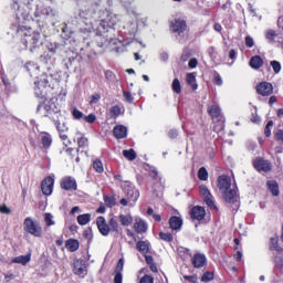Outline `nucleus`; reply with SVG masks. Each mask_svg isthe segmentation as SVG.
<instances>
[{
    "label": "nucleus",
    "mask_w": 283,
    "mask_h": 283,
    "mask_svg": "<svg viewBox=\"0 0 283 283\" xmlns=\"http://www.w3.org/2000/svg\"><path fill=\"white\" fill-rule=\"evenodd\" d=\"M96 11L94 8H84L80 10V19L84 21V32H94L96 36H102V42L98 43L99 48H103L104 43H107L111 28H114L120 21L116 13H108L105 19L94 20Z\"/></svg>",
    "instance_id": "f257e3e1"
},
{
    "label": "nucleus",
    "mask_w": 283,
    "mask_h": 283,
    "mask_svg": "<svg viewBox=\"0 0 283 283\" xmlns=\"http://www.w3.org/2000/svg\"><path fill=\"white\" fill-rule=\"evenodd\" d=\"M218 189L222 195V198L229 205H238V188L231 185V177L227 175L219 176L218 180Z\"/></svg>",
    "instance_id": "f03ea898"
},
{
    "label": "nucleus",
    "mask_w": 283,
    "mask_h": 283,
    "mask_svg": "<svg viewBox=\"0 0 283 283\" xmlns=\"http://www.w3.org/2000/svg\"><path fill=\"white\" fill-rule=\"evenodd\" d=\"M18 34L23 36V44L25 45L27 50H30V52H34L36 48H41V33L33 31L32 28L19 25Z\"/></svg>",
    "instance_id": "7ed1b4c3"
},
{
    "label": "nucleus",
    "mask_w": 283,
    "mask_h": 283,
    "mask_svg": "<svg viewBox=\"0 0 283 283\" xmlns=\"http://www.w3.org/2000/svg\"><path fill=\"white\" fill-rule=\"evenodd\" d=\"M36 113L41 116H48L52 120L61 118V108L56 105V99L54 98L40 104L36 108Z\"/></svg>",
    "instance_id": "20e7f679"
},
{
    "label": "nucleus",
    "mask_w": 283,
    "mask_h": 283,
    "mask_svg": "<svg viewBox=\"0 0 283 283\" xmlns=\"http://www.w3.org/2000/svg\"><path fill=\"white\" fill-rule=\"evenodd\" d=\"M11 11L15 14V19H18V23L21 21H27L28 17H30V12H28V6L32 3V0H10Z\"/></svg>",
    "instance_id": "39448f33"
},
{
    "label": "nucleus",
    "mask_w": 283,
    "mask_h": 283,
    "mask_svg": "<svg viewBox=\"0 0 283 283\" xmlns=\"http://www.w3.org/2000/svg\"><path fill=\"white\" fill-rule=\"evenodd\" d=\"M50 81L48 80V74H42L36 77L34 82V94L38 98L45 101L48 96V84Z\"/></svg>",
    "instance_id": "423d86ee"
},
{
    "label": "nucleus",
    "mask_w": 283,
    "mask_h": 283,
    "mask_svg": "<svg viewBox=\"0 0 283 283\" xmlns=\"http://www.w3.org/2000/svg\"><path fill=\"white\" fill-rule=\"evenodd\" d=\"M208 113L210 114L211 118L216 120L218 119V124L214 126V132L220 133L222 129H224V116H222V109L220 108V105L212 104L208 107Z\"/></svg>",
    "instance_id": "0eeeda50"
},
{
    "label": "nucleus",
    "mask_w": 283,
    "mask_h": 283,
    "mask_svg": "<svg viewBox=\"0 0 283 283\" xmlns=\"http://www.w3.org/2000/svg\"><path fill=\"white\" fill-rule=\"evenodd\" d=\"M23 229L27 233H30V235H33L34 238H41V235H43V228L39 222L34 221L32 217L24 219Z\"/></svg>",
    "instance_id": "6e6552de"
},
{
    "label": "nucleus",
    "mask_w": 283,
    "mask_h": 283,
    "mask_svg": "<svg viewBox=\"0 0 283 283\" xmlns=\"http://www.w3.org/2000/svg\"><path fill=\"white\" fill-rule=\"evenodd\" d=\"M199 193H200V196H202L206 205L210 209H214L216 211H218L216 201H213V195H211V191H209V188H207V186H205V185L199 186Z\"/></svg>",
    "instance_id": "1a4fd4ad"
},
{
    "label": "nucleus",
    "mask_w": 283,
    "mask_h": 283,
    "mask_svg": "<svg viewBox=\"0 0 283 283\" xmlns=\"http://www.w3.org/2000/svg\"><path fill=\"white\" fill-rule=\"evenodd\" d=\"M73 273L78 275V277H85L87 275V264L84 260H75L73 263Z\"/></svg>",
    "instance_id": "9d476101"
},
{
    "label": "nucleus",
    "mask_w": 283,
    "mask_h": 283,
    "mask_svg": "<svg viewBox=\"0 0 283 283\" xmlns=\"http://www.w3.org/2000/svg\"><path fill=\"white\" fill-rule=\"evenodd\" d=\"M41 189L44 196H52V191H54V178L46 177L41 184Z\"/></svg>",
    "instance_id": "9b49d317"
},
{
    "label": "nucleus",
    "mask_w": 283,
    "mask_h": 283,
    "mask_svg": "<svg viewBox=\"0 0 283 283\" xmlns=\"http://www.w3.org/2000/svg\"><path fill=\"white\" fill-rule=\"evenodd\" d=\"M253 167L256 171H263L264 174H266V171H271V163L263 158H256L253 161Z\"/></svg>",
    "instance_id": "f8f14e48"
},
{
    "label": "nucleus",
    "mask_w": 283,
    "mask_h": 283,
    "mask_svg": "<svg viewBox=\"0 0 283 283\" xmlns=\"http://www.w3.org/2000/svg\"><path fill=\"white\" fill-rule=\"evenodd\" d=\"M256 92L261 96H271V94H273V84H271L269 82H261L256 86Z\"/></svg>",
    "instance_id": "ddd939ff"
},
{
    "label": "nucleus",
    "mask_w": 283,
    "mask_h": 283,
    "mask_svg": "<svg viewBox=\"0 0 283 283\" xmlns=\"http://www.w3.org/2000/svg\"><path fill=\"white\" fill-rule=\"evenodd\" d=\"M61 187L65 191H76L77 189L76 179L74 177H64L61 181Z\"/></svg>",
    "instance_id": "4468645a"
},
{
    "label": "nucleus",
    "mask_w": 283,
    "mask_h": 283,
    "mask_svg": "<svg viewBox=\"0 0 283 283\" xmlns=\"http://www.w3.org/2000/svg\"><path fill=\"white\" fill-rule=\"evenodd\" d=\"M96 224L99 233L104 237L109 235V224H107V220H105V217H98L96 219Z\"/></svg>",
    "instance_id": "2eb2a0df"
},
{
    "label": "nucleus",
    "mask_w": 283,
    "mask_h": 283,
    "mask_svg": "<svg viewBox=\"0 0 283 283\" xmlns=\"http://www.w3.org/2000/svg\"><path fill=\"white\" fill-rule=\"evenodd\" d=\"M182 224H184L182 218L176 217V216L170 217L169 227L172 233H178V231H181Z\"/></svg>",
    "instance_id": "dca6fc26"
},
{
    "label": "nucleus",
    "mask_w": 283,
    "mask_h": 283,
    "mask_svg": "<svg viewBox=\"0 0 283 283\" xmlns=\"http://www.w3.org/2000/svg\"><path fill=\"white\" fill-rule=\"evenodd\" d=\"M192 266H195V269H202V266H205L207 264V256L202 253H196L192 256Z\"/></svg>",
    "instance_id": "f3484780"
},
{
    "label": "nucleus",
    "mask_w": 283,
    "mask_h": 283,
    "mask_svg": "<svg viewBox=\"0 0 283 283\" xmlns=\"http://www.w3.org/2000/svg\"><path fill=\"white\" fill-rule=\"evenodd\" d=\"M190 216L192 218V220H205V217L207 216V211L200 207V206H195L191 209Z\"/></svg>",
    "instance_id": "a211bd4d"
},
{
    "label": "nucleus",
    "mask_w": 283,
    "mask_h": 283,
    "mask_svg": "<svg viewBox=\"0 0 283 283\" xmlns=\"http://www.w3.org/2000/svg\"><path fill=\"white\" fill-rule=\"evenodd\" d=\"M171 30L177 34H182V32L187 30V22H185V20L181 19H176L171 22Z\"/></svg>",
    "instance_id": "6ab92c4d"
},
{
    "label": "nucleus",
    "mask_w": 283,
    "mask_h": 283,
    "mask_svg": "<svg viewBox=\"0 0 283 283\" xmlns=\"http://www.w3.org/2000/svg\"><path fill=\"white\" fill-rule=\"evenodd\" d=\"M125 266V261L119 259L115 270L114 283H123V269Z\"/></svg>",
    "instance_id": "aec40b11"
},
{
    "label": "nucleus",
    "mask_w": 283,
    "mask_h": 283,
    "mask_svg": "<svg viewBox=\"0 0 283 283\" xmlns=\"http://www.w3.org/2000/svg\"><path fill=\"white\" fill-rule=\"evenodd\" d=\"M39 139L43 149H50V147H52V135L49 133H40Z\"/></svg>",
    "instance_id": "412c9836"
},
{
    "label": "nucleus",
    "mask_w": 283,
    "mask_h": 283,
    "mask_svg": "<svg viewBox=\"0 0 283 283\" xmlns=\"http://www.w3.org/2000/svg\"><path fill=\"white\" fill-rule=\"evenodd\" d=\"M125 193L128 198V200H130V202H136V200H138V198H140V192H138V189L128 186L127 188H125Z\"/></svg>",
    "instance_id": "4be33fe9"
},
{
    "label": "nucleus",
    "mask_w": 283,
    "mask_h": 283,
    "mask_svg": "<svg viewBox=\"0 0 283 283\" xmlns=\"http://www.w3.org/2000/svg\"><path fill=\"white\" fill-rule=\"evenodd\" d=\"M134 229L136 233H146L147 232V222L142 218H136L134 223Z\"/></svg>",
    "instance_id": "5701e85b"
},
{
    "label": "nucleus",
    "mask_w": 283,
    "mask_h": 283,
    "mask_svg": "<svg viewBox=\"0 0 283 283\" xmlns=\"http://www.w3.org/2000/svg\"><path fill=\"white\" fill-rule=\"evenodd\" d=\"M113 134L115 138L120 139V138H126L127 137V127L124 125H117L113 129Z\"/></svg>",
    "instance_id": "b1692460"
},
{
    "label": "nucleus",
    "mask_w": 283,
    "mask_h": 283,
    "mask_svg": "<svg viewBox=\"0 0 283 283\" xmlns=\"http://www.w3.org/2000/svg\"><path fill=\"white\" fill-rule=\"evenodd\" d=\"M249 65L252 70H260L264 65V60L260 55H254L250 59Z\"/></svg>",
    "instance_id": "393cba45"
},
{
    "label": "nucleus",
    "mask_w": 283,
    "mask_h": 283,
    "mask_svg": "<svg viewBox=\"0 0 283 283\" xmlns=\"http://www.w3.org/2000/svg\"><path fill=\"white\" fill-rule=\"evenodd\" d=\"M136 32H138V24H130V29L128 31V36H125V45H129V43H132V41H134L135 36H136Z\"/></svg>",
    "instance_id": "a878e982"
},
{
    "label": "nucleus",
    "mask_w": 283,
    "mask_h": 283,
    "mask_svg": "<svg viewBox=\"0 0 283 283\" xmlns=\"http://www.w3.org/2000/svg\"><path fill=\"white\" fill-rule=\"evenodd\" d=\"M30 260H32V254H25V255H20V256H15L12 259V264H22V266H25V264H28L30 262Z\"/></svg>",
    "instance_id": "bb28decb"
},
{
    "label": "nucleus",
    "mask_w": 283,
    "mask_h": 283,
    "mask_svg": "<svg viewBox=\"0 0 283 283\" xmlns=\"http://www.w3.org/2000/svg\"><path fill=\"white\" fill-rule=\"evenodd\" d=\"M38 12H40L44 17H48L49 19H54V17H56V10L50 7L38 8Z\"/></svg>",
    "instance_id": "cd10ccee"
},
{
    "label": "nucleus",
    "mask_w": 283,
    "mask_h": 283,
    "mask_svg": "<svg viewBox=\"0 0 283 283\" xmlns=\"http://www.w3.org/2000/svg\"><path fill=\"white\" fill-rule=\"evenodd\" d=\"M269 191H271L272 196H280V185L275 180H269L266 182Z\"/></svg>",
    "instance_id": "c85d7f7f"
},
{
    "label": "nucleus",
    "mask_w": 283,
    "mask_h": 283,
    "mask_svg": "<svg viewBox=\"0 0 283 283\" xmlns=\"http://www.w3.org/2000/svg\"><path fill=\"white\" fill-rule=\"evenodd\" d=\"M118 220L122 227H129L134 222V217L132 214H119Z\"/></svg>",
    "instance_id": "c756f323"
},
{
    "label": "nucleus",
    "mask_w": 283,
    "mask_h": 283,
    "mask_svg": "<svg viewBox=\"0 0 283 283\" xmlns=\"http://www.w3.org/2000/svg\"><path fill=\"white\" fill-rule=\"evenodd\" d=\"M186 82L190 85L191 90H198V83L196 82V73H188L186 76Z\"/></svg>",
    "instance_id": "7c9ffc66"
},
{
    "label": "nucleus",
    "mask_w": 283,
    "mask_h": 283,
    "mask_svg": "<svg viewBox=\"0 0 283 283\" xmlns=\"http://www.w3.org/2000/svg\"><path fill=\"white\" fill-rule=\"evenodd\" d=\"M65 247L71 253H74V251H78V240L76 239H69L65 242Z\"/></svg>",
    "instance_id": "2f4dec72"
},
{
    "label": "nucleus",
    "mask_w": 283,
    "mask_h": 283,
    "mask_svg": "<svg viewBox=\"0 0 283 283\" xmlns=\"http://www.w3.org/2000/svg\"><path fill=\"white\" fill-rule=\"evenodd\" d=\"M91 220H92L91 213H84L77 217V222L78 224H81V227H85V224H90Z\"/></svg>",
    "instance_id": "473e14b6"
},
{
    "label": "nucleus",
    "mask_w": 283,
    "mask_h": 283,
    "mask_svg": "<svg viewBox=\"0 0 283 283\" xmlns=\"http://www.w3.org/2000/svg\"><path fill=\"white\" fill-rule=\"evenodd\" d=\"M136 247L140 253H149V241H138Z\"/></svg>",
    "instance_id": "72a5a7b5"
},
{
    "label": "nucleus",
    "mask_w": 283,
    "mask_h": 283,
    "mask_svg": "<svg viewBox=\"0 0 283 283\" xmlns=\"http://www.w3.org/2000/svg\"><path fill=\"white\" fill-rule=\"evenodd\" d=\"M108 228H109V231H112L113 233H118L119 224L116 218L112 217L108 220Z\"/></svg>",
    "instance_id": "f704fd0d"
},
{
    "label": "nucleus",
    "mask_w": 283,
    "mask_h": 283,
    "mask_svg": "<svg viewBox=\"0 0 283 283\" xmlns=\"http://www.w3.org/2000/svg\"><path fill=\"white\" fill-rule=\"evenodd\" d=\"M44 222L46 227H54L56 224V221H54V214L50 212L44 213Z\"/></svg>",
    "instance_id": "c9c22d12"
},
{
    "label": "nucleus",
    "mask_w": 283,
    "mask_h": 283,
    "mask_svg": "<svg viewBox=\"0 0 283 283\" xmlns=\"http://www.w3.org/2000/svg\"><path fill=\"white\" fill-rule=\"evenodd\" d=\"M93 169H95L97 174H103L105 171V168L103 167V161H101V159H95L93 161Z\"/></svg>",
    "instance_id": "e433bc0d"
},
{
    "label": "nucleus",
    "mask_w": 283,
    "mask_h": 283,
    "mask_svg": "<svg viewBox=\"0 0 283 283\" xmlns=\"http://www.w3.org/2000/svg\"><path fill=\"white\" fill-rule=\"evenodd\" d=\"M55 123V127L57 129L59 133H66L67 132V125H65V123L61 124V119L56 118L54 119Z\"/></svg>",
    "instance_id": "4c0bfd02"
},
{
    "label": "nucleus",
    "mask_w": 283,
    "mask_h": 283,
    "mask_svg": "<svg viewBox=\"0 0 283 283\" xmlns=\"http://www.w3.org/2000/svg\"><path fill=\"white\" fill-rule=\"evenodd\" d=\"M27 70L31 73V76L32 74H39V65L33 62L27 63Z\"/></svg>",
    "instance_id": "58836bf2"
},
{
    "label": "nucleus",
    "mask_w": 283,
    "mask_h": 283,
    "mask_svg": "<svg viewBox=\"0 0 283 283\" xmlns=\"http://www.w3.org/2000/svg\"><path fill=\"white\" fill-rule=\"evenodd\" d=\"M123 156L127 160H136V151L134 149L124 150Z\"/></svg>",
    "instance_id": "ea45409f"
},
{
    "label": "nucleus",
    "mask_w": 283,
    "mask_h": 283,
    "mask_svg": "<svg viewBox=\"0 0 283 283\" xmlns=\"http://www.w3.org/2000/svg\"><path fill=\"white\" fill-rule=\"evenodd\" d=\"M109 114L112 116V118H118V116H120L122 114V109L120 106L115 105L111 108Z\"/></svg>",
    "instance_id": "a19ab883"
},
{
    "label": "nucleus",
    "mask_w": 283,
    "mask_h": 283,
    "mask_svg": "<svg viewBox=\"0 0 283 283\" xmlns=\"http://www.w3.org/2000/svg\"><path fill=\"white\" fill-rule=\"evenodd\" d=\"M198 178H199V180H209V172L207 171V168L201 167L199 169Z\"/></svg>",
    "instance_id": "79ce46f5"
},
{
    "label": "nucleus",
    "mask_w": 283,
    "mask_h": 283,
    "mask_svg": "<svg viewBox=\"0 0 283 283\" xmlns=\"http://www.w3.org/2000/svg\"><path fill=\"white\" fill-rule=\"evenodd\" d=\"M159 238L164 240V242H174V234L169 232H160Z\"/></svg>",
    "instance_id": "37998d69"
},
{
    "label": "nucleus",
    "mask_w": 283,
    "mask_h": 283,
    "mask_svg": "<svg viewBox=\"0 0 283 283\" xmlns=\"http://www.w3.org/2000/svg\"><path fill=\"white\" fill-rule=\"evenodd\" d=\"M172 91L175 92V94H180V92H182V86L180 85V80L175 78L172 81Z\"/></svg>",
    "instance_id": "c03bdc74"
},
{
    "label": "nucleus",
    "mask_w": 283,
    "mask_h": 283,
    "mask_svg": "<svg viewBox=\"0 0 283 283\" xmlns=\"http://www.w3.org/2000/svg\"><path fill=\"white\" fill-rule=\"evenodd\" d=\"M276 36H277V33H275V30H272V29L268 30L265 33V39H268L270 43H273Z\"/></svg>",
    "instance_id": "a18cd8bd"
},
{
    "label": "nucleus",
    "mask_w": 283,
    "mask_h": 283,
    "mask_svg": "<svg viewBox=\"0 0 283 283\" xmlns=\"http://www.w3.org/2000/svg\"><path fill=\"white\" fill-rule=\"evenodd\" d=\"M270 65L273 69L274 74H280L282 71V64H280L279 61H271Z\"/></svg>",
    "instance_id": "49530a36"
},
{
    "label": "nucleus",
    "mask_w": 283,
    "mask_h": 283,
    "mask_svg": "<svg viewBox=\"0 0 283 283\" xmlns=\"http://www.w3.org/2000/svg\"><path fill=\"white\" fill-rule=\"evenodd\" d=\"M214 277L213 272H206L203 273V275L201 276V282H211Z\"/></svg>",
    "instance_id": "de8ad7c7"
},
{
    "label": "nucleus",
    "mask_w": 283,
    "mask_h": 283,
    "mask_svg": "<svg viewBox=\"0 0 283 283\" xmlns=\"http://www.w3.org/2000/svg\"><path fill=\"white\" fill-rule=\"evenodd\" d=\"M73 118H75L76 120H81V118H85V115L83 114V112L78 111L77 108L73 109Z\"/></svg>",
    "instance_id": "09e8293b"
},
{
    "label": "nucleus",
    "mask_w": 283,
    "mask_h": 283,
    "mask_svg": "<svg viewBox=\"0 0 283 283\" xmlns=\"http://www.w3.org/2000/svg\"><path fill=\"white\" fill-rule=\"evenodd\" d=\"M276 269H280L281 273H283V259L282 256H276L274 259Z\"/></svg>",
    "instance_id": "8fccbe9b"
},
{
    "label": "nucleus",
    "mask_w": 283,
    "mask_h": 283,
    "mask_svg": "<svg viewBox=\"0 0 283 283\" xmlns=\"http://www.w3.org/2000/svg\"><path fill=\"white\" fill-rule=\"evenodd\" d=\"M101 101V94L95 93L91 96L90 105H96Z\"/></svg>",
    "instance_id": "3c124183"
},
{
    "label": "nucleus",
    "mask_w": 283,
    "mask_h": 283,
    "mask_svg": "<svg viewBox=\"0 0 283 283\" xmlns=\"http://www.w3.org/2000/svg\"><path fill=\"white\" fill-rule=\"evenodd\" d=\"M139 283H154V276L146 274L139 280Z\"/></svg>",
    "instance_id": "603ef678"
},
{
    "label": "nucleus",
    "mask_w": 283,
    "mask_h": 283,
    "mask_svg": "<svg viewBox=\"0 0 283 283\" xmlns=\"http://www.w3.org/2000/svg\"><path fill=\"white\" fill-rule=\"evenodd\" d=\"M84 120L85 123H90V125H92L93 123H96V115L92 113L87 116H84Z\"/></svg>",
    "instance_id": "864d4df0"
},
{
    "label": "nucleus",
    "mask_w": 283,
    "mask_h": 283,
    "mask_svg": "<svg viewBox=\"0 0 283 283\" xmlns=\"http://www.w3.org/2000/svg\"><path fill=\"white\" fill-rule=\"evenodd\" d=\"M271 127H273V120L268 122L265 129H264V134L266 136V138H269L271 136Z\"/></svg>",
    "instance_id": "5fc2aeb1"
},
{
    "label": "nucleus",
    "mask_w": 283,
    "mask_h": 283,
    "mask_svg": "<svg viewBox=\"0 0 283 283\" xmlns=\"http://www.w3.org/2000/svg\"><path fill=\"white\" fill-rule=\"evenodd\" d=\"M271 249H274V251H282V248L277 245V238L271 239Z\"/></svg>",
    "instance_id": "6e6d98bb"
},
{
    "label": "nucleus",
    "mask_w": 283,
    "mask_h": 283,
    "mask_svg": "<svg viewBox=\"0 0 283 283\" xmlns=\"http://www.w3.org/2000/svg\"><path fill=\"white\" fill-rule=\"evenodd\" d=\"M0 213H4L6 216H10L12 210L8 208L6 205H0Z\"/></svg>",
    "instance_id": "4d7b16f0"
},
{
    "label": "nucleus",
    "mask_w": 283,
    "mask_h": 283,
    "mask_svg": "<svg viewBox=\"0 0 283 283\" xmlns=\"http://www.w3.org/2000/svg\"><path fill=\"white\" fill-rule=\"evenodd\" d=\"M123 96L127 101V103H134V96H132L130 92L124 91Z\"/></svg>",
    "instance_id": "13d9d810"
},
{
    "label": "nucleus",
    "mask_w": 283,
    "mask_h": 283,
    "mask_svg": "<svg viewBox=\"0 0 283 283\" xmlns=\"http://www.w3.org/2000/svg\"><path fill=\"white\" fill-rule=\"evenodd\" d=\"M184 280H186L189 283H198V276L196 275H185Z\"/></svg>",
    "instance_id": "bf43d9fd"
},
{
    "label": "nucleus",
    "mask_w": 283,
    "mask_h": 283,
    "mask_svg": "<svg viewBox=\"0 0 283 283\" xmlns=\"http://www.w3.org/2000/svg\"><path fill=\"white\" fill-rule=\"evenodd\" d=\"M245 45L247 48H253L255 45V42L251 35L245 36Z\"/></svg>",
    "instance_id": "052dcab7"
},
{
    "label": "nucleus",
    "mask_w": 283,
    "mask_h": 283,
    "mask_svg": "<svg viewBox=\"0 0 283 283\" xmlns=\"http://www.w3.org/2000/svg\"><path fill=\"white\" fill-rule=\"evenodd\" d=\"M78 147H87V138L82 136L81 138L77 139Z\"/></svg>",
    "instance_id": "680f3d73"
},
{
    "label": "nucleus",
    "mask_w": 283,
    "mask_h": 283,
    "mask_svg": "<svg viewBox=\"0 0 283 283\" xmlns=\"http://www.w3.org/2000/svg\"><path fill=\"white\" fill-rule=\"evenodd\" d=\"M274 137H275V140L283 143V130L282 129L276 130Z\"/></svg>",
    "instance_id": "e2e57ef3"
},
{
    "label": "nucleus",
    "mask_w": 283,
    "mask_h": 283,
    "mask_svg": "<svg viewBox=\"0 0 283 283\" xmlns=\"http://www.w3.org/2000/svg\"><path fill=\"white\" fill-rule=\"evenodd\" d=\"M190 70H195V67H198V60L196 57H192L188 63Z\"/></svg>",
    "instance_id": "0e129e2a"
},
{
    "label": "nucleus",
    "mask_w": 283,
    "mask_h": 283,
    "mask_svg": "<svg viewBox=\"0 0 283 283\" xmlns=\"http://www.w3.org/2000/svg\"><path fill=\"white\" fill-rule=\"evenodd\" d=\"M104 202H106L108 207H114V205H116V202L114 201V198L112 197H104Z\"/></svg>",
    "instance_id": "69168bd1"
},
{
    "label": "nucleus",
    "mask_w": 283,
    "mask_h": 283,
    "mask_svg": "<svg viewBox=\"0 0 283 283\" xmlns=\"http://www.w3.org/2000/svg\"><path fill=\"white\" fill-rule=\"evenodd\" d=\"M222 76H220L218 73L214 74V85H222Z\"/></svg>",
    "instance_id": "338daca9"
},
{
    "label": "nucleus",
    "mask_w": 283,
    "mask_h": 283,
    "mask_svg": "<svg viewBox=\"0 0 283 283\" xmlns=\"http://www.w3.org/2000/svg\"><path fill=\"white\" fill-rule=\"evenodd\" d=\"M189 56H191L189 50L184 51V53L181 54V61H189Z\"/></svg>",
    "instance_id": "774afa93"
}]
</instances>
